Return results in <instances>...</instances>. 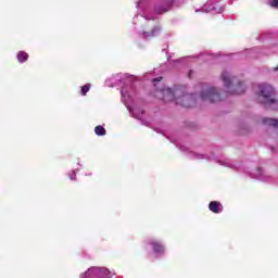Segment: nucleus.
Here are the masks:
<instances>
[{
  "label": "nucleus",
  "instance_id": "423d86ee",
  "mask_svg": "<svg viewBox=\"0 0 278 278\" xmlns=\"http://www.w3.org/2000/svg\"><path fill=\"white\" fill-rule=\"evenodd\" d=\"M150 245L152 247L154 253L162 255L164 253V245L159 241H150Z\"/></svg>",
  "mask_w": 278,
  "mask_h": 278
},
{
  "label": "nucleus",
  "instance_id": "9b49d317",
  "mask_svg": "<svg viewBox=\"0 0 278 278\" xmlns=\"http://www.w3.org/2000/svg\"><path fill=\"white\" fill-rule=\"evenodd\" d=\"M160 31H162V28L160 26H156L152 29L151 36H159Z\"/></svg>",
  "mask_w": 278,
  "mask_h": 278
},
{
  "label": "nucleus",
  "instance_id": "7ed1b4c3",
  "mask_svg": "<svg viewBox=\"0 0 278 278\" xmlns=\"http://www.w3.org/2000/svg\"><path fill=\"white\" fill-rule=\"evenodd\" d=\"M222 79L224 81V86L228 88L227 92H229V94H244L247 90L244 83L239 81L237 85H235L233 81H236V77H231L229 72H223Z\"/></svg>",
  "mask_w": 278,
  "mask_h": 278
},
{
  "label": "nucleus",
  "instance_id": "0eeeda50",
  "mask_svg": "<svg viewBox=\"0 0 278 278\" xmlns=\"http://www.w3.org/2000/svg\"><path fill=\"white\" fill-rule=\"evenodd\" d=\"M264 125H268V127H274V129H278V119L266 117L263 119Z\"/></svg>",
  "mask_w": 278,
  "mask_h": 278
},
{
  "label": "nucleus",
  "instance_id": "2eb2a0df",
  "mask_svg": "<svg viewBox=\"0 0 278 278\" xmlns=\"http://www.w3.org/2000/svg\"><path fill=\"white\" fill-rule=\"evenodd\" d=\"M76 177V174H74V178Z\"/></svg>",
  "mask_w": 278,
  "mask_h": 278
},
{
  "label": "nucleus",
  "instance_id": "4468645a",
  "mask_svg": "<svg viewBox=\"0 0 278 278\" xmlns=\"http://www.w3.org/2000/svg\"><path fill=\"white\" fill-rule=\"evenodd\" d=\"M163 77H157L152 80V84H157V81H161Z\"/></svg>",
  "mask_w": 278,
  "mask_h": 278
},
{
  "label": "nucleus",
  "instance_id": "f8f14e48",
  "mask_svg": "<svg viewBox=\"0 0 278 278\" xmlns=\"http://www.w3.org/2000/svg\"><path fill=\"white\" fill-rule=\"evenodd\" d=\"M156 14H164L168 12V9L155 8Z\"/></svg>",
  "mask_w": 278,
  "mask_h": 278
},
{
  "label": "nucleus",
  "instance_id": "39448f33",
  "mask_svg": "<svg viewBox=\"0 0 278 278\" xmlns=\"http://www.w3.org/2000/svg\"><path fill=\"white\" fill-rule=\"evenodd\" d=\"M208 210L213 212V214H220V212H223V205L218 201H212L208 204Z\"/></svg>",
  "mask_w": 278,
  "mask_h": 278
},
{
  "label": "nucleus",
  "instance_id": "6e6552de",
  "mask_svg": "<svg viewBox=\"0 0 278 278\" xmlns=\"http://www.w3.org/2000/svg\"><path fill=\"white\" fill-rule=\"evenodd\" d=\"M17 60L21 64H23V62H27V60H29V54H27L25 51H20L17 53Z\"/></svg>",
  "mask_w": 278,
  "mask_h": 278
},
{
  "label": "nucleus",
  "instance_id": "f257e3e1",
  "mask_svg": "<svg viewBox=\"0 0 278 278\" xmlns=\"http://www.w3.org/2000/svg\"><path fill=\"white\" fill-rule=\"evenodd\" d=\"M159 92L163 96L165 103L175 101L176 105H180V108H194L197 105L194 96L187 93L186 87H177L174 91L170 88L161 89Z\"/></svg>",
  "mask_w": 278,
  "mask_h": 278
},
{
  "label": "nucleus",
  "instance_id": "9d476101",
  "mask_svg": "<svg viewBox=\"0 0 278 278\" xmlns=\"http://www.w3.org/2000/svg\"><path fill=\"white\" fill-rule=\"evenodd\" d=\"M88 92H90V84H87V85L81 87L83 97H86V94H88Z\"/></svg>",
  "mask_w": 278,
  "mask_h": 278
},
{
  "label": "nucleus",
  "instance_id": "f03ea898",
  "mask_svg": "<svg viewBox=\"0 0 278 278\" xmlns=\"http://www.w3.org/2000/svg\"><path fill=\"white\" fill-rule=\"evenodd\" d=\"M258 103L263 105H278V100L276 98L275 88L268 84H262L258 86Z\"/></svg>",
  "mask_w": 278,
  "mask_h": 278
},
{
  "label": "nucleus",
  "instance_id": "1a4fd4ad",
  "mask_svg": "<svg viewBox=\"0 0 278 278\" xmlns=\"http://www.w3.org/2000/svg\"><path fill=\"white\" fill-rule=\"evenodd\" d=\"M94 134H96V136H105V134H108V131L105 130V128L103 126L99 125V126H96Z\"/></svg>",
  "mask_w": 278,
  "mask_h": 278
},
{
  "label": "nucleus",
  "instance_id": "ddd939ff",
  "mask_svg": "<svg viewBox=\"0 0 278 278\" xmlns=\"http://www.w3.org/2000/svg\"><path fill=\"white\" fill-rule=\"evenodd\" d=\"M269 5H270L271 8H275L276 10H278V0H271L270 3H269Z\"/></svg>",
  "mask_w": 278,
  "mask_h": 278
},
{
  "label": "nucleus",
  "instance_id": "20e7f679",
  "mask_svg": "<svg viewBox=\"0 0 278 278\" xmlns=\"http://www.w3.org/2000/svg\"><path fill=\"white\" fill-rule=\"evenodd\" d=\"M200 99L206 103H218L222 101L220 92L215 87H205L202 89Z\"/></svg>",
  "mask_w": 278,
  "mask_h": 278
}]
</instances>
